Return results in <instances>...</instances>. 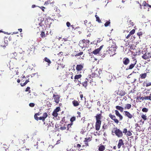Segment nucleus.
<instances>
[{
  "label": "nucleus",
  "mask_w": 151,
  "mask_h": 151,
  "mask_svg": "<svg viewBox=\"0 0 151 151\" xmlns=\"http://www.w3.org/2000/svg\"><path fill=\"white\" fill-rule=\"evenodd\" d=\"M40 114L39 112L35 113L34 115V118L37 121L42 120L43 122H44L45 119L48 116V114L47 113L45 112L43 114L42 116L38 117L37 116H40Z\"/></svg>",
  "instance_id": "f257e3e1"
},
{
  "label": "nucleus",
  "mask_w": 151,
  "mask_h": 151,
  "mask_svg": "<svg viewBox=\"0 0 151 151\" xmlns=\"http://www.w3.org/2000/svg\"><path fill=\"white\" fill-rule=\"evenodd\" d=\"M89 42L90 41L89 40L83 39L82 40H80L79 42V45L82 49L86 48L89 47Z\"/></svg>",
  "instance_id": "f03ea898"
},
{
  "label": "nucleus",
  "mask_w": 151,
  "mask_h": 151,
  "mask_svg": "<svg viewBox=\"0 0 151 151\" xmlns=\"http://www.w3.org/2000/svg\"><path fill=\"white\" fill-rule=\"evenodd\" d=\"M10 65L9 68L10 70L12 71L13 73L16 74V75H18L19 73L18 72V68H14V66L16 64V63L13 62L9 63Z\"/></svg>",
  "instance_id": "7ed1b4c3"
},
{
  "label": "nucleus",
  "mask_w": 151,
  "mask_h": 151,
  "mask_svg": "<svg viewBox=\"0 0 151 151\" xmlns=\"http://www.w3.org/2000/svg\"><path fill=\"white\" fill-rule=\"evenodd\" d=\"M111 132L114 133L115 135L118 137H122L123 136L122 132L116 127L114 128Z\"/></svg>",
  "instance_id": "20e7f679"
},
{
  "label": "nucleus",
  "mask_w": 151,
  "mask_h": 151,
  "mask_svg": "<svg viewBox=\"0 0 151 151\" xmlns=\"http://www.w3.org/2000/svg\"><path fill=\"white\" fill-rule=\"evenodd\" d=\"M115 47H109V49L105 52L104 54L105 55H108L110 56L113 55L115 54Z\"/></svg>",
  "instance_id": "39448f33"
},
{
  "label": "nucleus",
  "mask_w": 151,
  "mask_h": 151,
  "mask_svg": "<svg viewBox=\"0 0 151 151\" xmlns=\"http://www.w3.org/2000/svg\"><path fill=\"white\" fill-rule=\"evenodd\" d=\"M132 60L131 61V63L126 68V70L132 69L137 64V61L136 59L133 57L132 58Z\"/></svg>",
  "instance_id": "423d86ee"
},
{
  "label": "nucleus",
  "mask_w": 151,
  "mask_h": 151,
  "mask_svg": "<svg viewBox=\"0 0 151 151\" xmlns=\"http://www.w3.org/2000/svg\"><path fill=\"white\" fill-rule=\"evenodd\" d=\"M11 60L9 63L13 62L16 63L17 58H18L17 54L15 52L11 53L10 55Z\"/></svg>",
  "instance_id": "0eeeda50"
},
{
  "label": "nucleus",
  "mask_w": 151,
  "mask_h": 151,
  "mask_svg": "<svg viewBox=\"0 0 151 151\" xmlns=\"http://www.w3.org/2000/svg\"><path fill=\"white\" fill-rule=\"evenodd\" d=\"M84 66V65L82 63L77 65L76 69L78 73H81V72L83 70Z\"/></svg>",
  "instance_id": "6e6552de"
},
{
  "label": "nucleus",
  "mask_w": 151,
  "mask_h": 151,
  "mask_svg": "<svg viewBox=\"0 0 151 151\" xmlns=\"http://www.w3.org/2000/svg\"><path fill=\"white\" fill-rule=\"evenodd\" d=\"M142 58L143 59L148 60V59L151 58V53L148 52H146L142 56Z\"/></svg>",
  "instance_id": "1a4fd4ad"
},
{
  "label": "nucleus",
  "mask_w": 151,
  "mask_h": 151,
  "mask_svg": "<svg viewBox=\"0 0 151 151\" xmlns=\"http://www.w3.org/2000/svg\"><path fill=\"white\" fill-rule=\"evenodd\" d=\"M44 124L43 128L45 130H51L52 129V128H51V124L50 123H46L44 122Z\"/></svg>",
  "instance_id": "9d476101"
},
{
  "label": "nucleus",
  "mask_w": 151,
  "mask_h": 151,
  "mask_svg": "<svg viewBox=\"0 0 151 151\" xmlns=\"http://www.w3.org/2000/svg\"><path fill=\"white\" fill-rule=\"evenodd\" d=\"M65 65L63 64H59L58 63H56L55 65V69L57 70H60L64 68Z\"/></svg>",
  "instance_id": "9b49d317"
},
{
  "label": "nucleus",
  "mask_w": 151,
  "mask_h": 151,
  "mask_svg": "<svg viewBox=\"0 0 151 151\" xmlns=\"http://www.w3.org/2000/svg\"><path fill=\"white\" fill-rule=\"evenodd\" d=\"M53 98L54 100V101L57 104H58L60 101V96L58 95L54 94L53 96Z\"/></svg>",
  "instance_id": "f8f14e48"
},
{
  "label": "nucleus",
  "mask_w": 151,
  "mask_h": 151,
  "mask_svg": "<svg viewBox=\"0 0 151 151\" xmlns=\"http://www.w3.org/2000/svg\"><path fill=\"white\" fill-rule=\"evenodd\" d=\"M109 116L111 118V119L114 120L115 122L117 124H118L119 122V120L117 119L116 118V116L114 115H112L111 114H110L109 115Z\"/></svg>",
  "instance_id": "ddd939ff"
},
{
  "label": "nucleus",
  "mask_w": 151,
  "mask_h": 151,
  "mask_svg": "<svg viewBox=\"0 0 151 151\" xmlns=\"http://www.w3.org/2000/svg\"><path fill=\"white\" fill-rule=\"evenodd\" d=\"M124 115L125 116L130 119H131L133 117V115L130 114L129 112L127 111H124Z\"/></svg>",
  "instance_id": "4468645a"
},
{
  "label": "nucleus",
  "mask_w": 151,
  "mask_h": 151,
  "mask_svg": "<svg viewBox=\"0 0 151 151\" xmlns=\"http://www.w3.org/2000/svg\"><path fill=\"white\" fill-rule=\"evenodd\" d=\"M101 122V121H96L95 124V129L97 131H99V130Z\"/></svg>",
  "instance_id": "2eb2a0df"
},
{
  "label": "nucleus",
  "mask_w": 151,
  "mask_h": 151,
  "mask_svg": "<svg viewBox=\"0 0 151 151\" xmlns=\"http://www.w3.org/2000/svg\"><path fill=\"white\" fill-rule=\"evenodd\" d=\"M122 61L124 65H127L129 63L130 60L128 58L125 57L123 58Z\"/></svg>",
  "instance_id": "dca6fc26"
},
{
  "label": "nucleus",
  "mask_w": 151,
  "mask_h": 151,
  "mask_svg": "<svg viewBox=\"0 0 151 151\" xmlns=\"http://www.w3.org/2000/svg\"><path fill=\"white\" fill-rule=\"evenodd\" d=\"M143 85L144 86L147 87L151 86V82L149 80L146 79L143 83Z\"/></svg>",
  "instance_id": "f3484780"
},
{
  "label": "nucleus",
  "mask_w": 151,
  "mask_h": 151,
  "mask_svg": "<svg viewBox=\"0 0 151 151\" xmlns=\"http://www.w3.org/2000/svg\"><path fill=\"white\" fill-rule=\"evenodd\" d=\"M92 139L91 138L88 137L86 138L84 140V142L85 143V146H88V142L90 141Z\"/></svg>",
  "instance_id": "a211bd4d"
},
{
  "label": "nucleus",
  "mask_w": 151,
  "mask_h": 151,
  "mask_svg": "<svg viewBox=\"0 0 151 151\" xmlns=\"http://www.w3.org/2000/svg\"><path fill=\"white\" fill-rule=\"evenodd\" d=\"M141 118L142 119L144 120V121H142V120H141L140 121H139L138 122L139 123L140 122H142V124H143L144 123V121L147 120V116H146V114H142L141 115Z\"/></svg>",
  "instance_id": "6ab92c4d"
},
{
  "label": "nucleus",
  "mask_w": 151,
  "mask_h": 151,
  "mask_svg": "<svg viewBox=\"0 0 151 151\" xmlns=\"http://www.w3.org/2000/svg\"><path fill=\"white\" fill-rule=\"evenodd\" d=\"M124 143L122 139H121L119 140L118 143L117 145V147L118 149L120 148L121 146L124 145Z\"/></svg>",
  "instance_id": "aec40b11"
},
{
  "label": "nucleus",
  "mask_w": 151,
  "mask_h": 151,
  "mask_svg": "<svg viewBox=\"0 0 151 151\" xmlns=\"http://www.w3.org/2000/svg\"><path fill=\"white\" fill-rule=\"evenodd\" d=\"M115 114L117 116L119 117L120 120H122L123 118V116L120 114L119 111L117 110H115Z\"/></svg>",
  "instance_id": "412c9836"
},
{
  "label": "nucleus",
  "mask_w": 151,
  "mask_h": 151,
  "mask_svg": "<svg viewBox=\"0 0 151 151\" xmlns=\"http://www.w3.org/2000/svg\"><path fill=\"white\" fill-rule=\"evenodd\" d=\"M103 46V45H102L99 48L95 50L94 51H93V53L95 55H96L99 53L100 50L102 48Z\"/></svg>",
  "instance_id": "4be33fe9"
},
{
  "label": "nucleus",
  "mask_w": 151,
  "mask_h": 151,
  "mask_svg": "<svg viewBox=\"0 0 151 151\" xmlns=\"http://www.w3.org/2000/svg\"><path fill=\"white\" fill-rule=\"evenodd\" d=\"M102 116L101 114H97L95 116L96 121H101V119Z\"/></svg>",
  "instance_id": "5701e85b"
},
{
  "label": "nucleus",
  "mask_w": 151,
  "mask_h": 151,
  "mask_svg": "<svg viewBox=\"0 0 151 151\" xmlns=\"http://www.w3.org/2000/svg\"><path fill=\"white\" fill-rule=\"evenodd\" d=\"M88 82L89 81L88 79L86 78L85 81L82 83V85L86 88L88 85Z\"/></svg>",
  "instance_id": "b1692460"
},
{
  "label": "nucleus",
  "mask_w": 151,
  "mask_h": 151,
  "mask_svg": "<svg viewBox=\"0 0 151 151\" xmlns=\"http://www.w3.org/2000/svg\"><path fill=\"white\" fill-rule=\"evenodd\" d=\"M95 73L96 74V75H97L98 77L99 76L100 74L102 73V70L100 69H97L95 71Z\"/></svg>",
  "instance_id": "393cba45"
},
{
  "label": "nucleus",
  "mask_w": 151,
  "mask_h": 151,
  "mask_svg": "<svg viewBox=\"0 0 151 151\" xmlns=\"http://www.w3.org/2000/svg\"><path fill=\"white\" fill-rule=\"evenodd\" d=\"M8 40L7 39V37H5L4 39V41L3 42V46L4 47H6L7 46L8 44Z\"/></svg>",
  "instance_id": "a878e982"
},
{
  "label": "nucleus",
  "mask_w": 151,
  "mask_h": 151,
  "mask_svg": "<svg viewBox=\"0 0 151 151\" xmlns=\"http://www.w3.org/2000/svg\"><path fill=\"white\" fill-rule=\"evenodd\" d=\"M72 103L73 106L75 107H77L79 105V102L78 101L76 100H73L72 102Z\"/></svg>",
  "instance_id": "bb28decb"
},
{
  "label": "nucleus",
  "mask_w": 151,
  "mask_h": 151,
  "mask_svg": "<svg viewBox=\"0 0 151 151\" xmlns=\"http://www.w3.org/2000/svg\"><path fill=\"white\" fill-rule=\"evenodd\" d=\"M116 108L117 110L120 111L121 112H122L123 111L124 108L120 106H116Z\"/></svg>",
  "instance_id": "cd10ccee"
},
{
  "label": "nucleus",
  "mask_w": 151,
  "mask_h": 151,
  "mask_svg": "<svg viewBox=\"0 0 151 151\" xmlns=\"http://www.w3.org/2000/svg\"><path fill=\"white\" fill-rule=\"evenodd\" d=\"M44 60L45 61L48 63V65L49 66L50 64H51V63L50 60L47 57H45L44 59Z\"/></svg>",
  "instance_id": "c85d7f7f"
},
{
  "label": "nucleus",
  "mask_w": 151,
  "mask_h": 151,
  "mask_svg": "<svg viewBox=\"0 0 151 151\" xmlns=\"http://www.w3.org/2000/svg\"><path fill=\"white\" fill-rule=\"evenodd\" d=\"M105 147L103 145H101L99 147V151H104L105 149Z\"/></svg>",
  "instance_id": "c756f323"
},
{
  "label": "nucleus",
  "mask_w": 151,
  "mask_h": 151,
  "mask_svg": "<svg viewBox=\"0 0 151 151\" xmlns=\"http://www.w3.org/2000/svg\"><path fill=\"white\" fill-rule=\"evenodd\" d=\"M96 74L95 73V72L91 74L90 75H89V77L90 78H93V77H98L97 75H96Z\"/></svg>",
  "instance_id": "7c9ffc66"
},
{
  "label": "nucleus",
  "mask_w": 151,
  "mask_h": 151,
  "mask_svg": "<svg viewBox=\"0 0 151 151\" xmlns=\"http://www.w3.org/2000/svg\"><path fill=\"white\" fill-rule=\"evenodd\" d=\"M82 77V75L81 74H78V75H76L74 78V79L75 80V82H76L75 81L76 80H78L79 79L81 78Z\"/></svg>",
  "instance_id": "2f4dec72"
},
{
  "label": "nucleus",
  "mask_w": 151,
  "mask_h": 151,
  "mask_svg": "<svg viewBox=\"0 0 151 151\" xmlns=\"http://www.w3.org/2000/svg\"><path fill=\"white\" fill-rule=\"evenodd\" d=\"M147 74L146 73L142 74L140 75V77L141 79H144L147 76Z\"/></svg>",
  "instance_id": "473e14b6"
},
{
  "label": "nucleus",
  "mask_w": 151,
  "mask_h": 151,
  "mask_svg": "<svg viewBox=\"0 0 151 151\" xmlns=\"http://www.w3.org/2000/svg\"><path fill=\"white\" fill-rule=\"evenodd\" d=\"M45 22L46 24L48 25H50L51 24L50 19H47L45 21Z\"/></svg>",
  "instance_id": "72a5a7b5"
},
{
  "label": "nucleus",
  "mask_w": 151,
  "mask_h": 151,
  "mask_svg": "<svg viewBox=\"0 0 151 151\" xmlns=\"http://www.w3.org/2000/svg\"><path fill=\"white\" fill-rule=\"evenodd\" d=\"M40 36L42 38H44L46 36V35L45 34V31H42L40 34Z\"/></svg>",
  "instance_id": "f704fd0d"
},
{
  "label": "nucleus",
  "mask_w": 151,
  "mask_h": 151,
  "mask_svg": "<svg viewBox=\"0 0 151 151\" xmlns=\"http://www.w3.org/2000/svg\"><path fill=\"white\" fill-rule=\"evenodd\" d=\"M131 107V105L130 104H127L124 107V109H129Z\"/></svg>",
  "instance_id": "c9c22d12"
},
{
  "label": "nucleus",
  "mask_w": 151,
  "mask_h": 151,
  "mask_svg": "<svg viewBox=\"0 0 151 151\" xmlns=\"http://www.w3.org/2000/svg\"><path fill=\"white\" fill-rule=\"evenodd\" d=\"M73 129L71 126L68 124L67 125V130H69L70 131H73Z\"/></svg>",
  "instance_id": "e433bc0d"
},
{
  "label": "nucleus",
  "mask_w": 151,
  "mask_h": 151,
  "mask_svg": "<svg viewBox=\"0 0 151 151\" xmlns=\"http://www.w3.org/2000/svg\"><path fill=\"white\" fill-rule=\"evenodd\" d=\"M142 6H144V9H145V7H149V4H147L145 1H144L142 4Z\"/></svg>",
  "instance_id": "4c0bfd02"
},
{
  "label": "nucleus",
  "mask_w": 151,
  "mask_h": 151,
  "mask_svg": "<svg viewBox=\"0 0 151 151\" xmlns=\"http://www.w3.org/2000/svg\"><path fill=\"white\" fill-rule=\"evenodd\" d=\"M67 125L66 124H64L63 126H62L60 128V129L62 130H65L67 128Z\"/></svg>",
  "instance_id": "58836bf2"
},
{
  "label": "nucleus",
  "mask_w": 151,
  "mask_h": 151,
  "mask_svg": "<svg viewBox=\"0 0 151 151\" xmlns=\"http://www.w3.org/2000/svg\"><path fill=\"white\" fill-rule=\"evenodd\" d=\"M29 82V81L28 80H27L25 81L24 83H21L20 84L23 87L25 86Z\"/></svg>",
  "instance_id": "ea45409f"
},
{
  "label": "nucleus",
  "mask_w": 151,
  "mask_h": 151,
  "mask_svg": "<svg viewBox=\"0 0 151 151\" xmlns=\"http://www.w3.org/2000/svg\"><path fill=\"white\" fill-rule=\"evenodd\" d=\"M126 94V93L124 91H121L119 94L120 96H124Z\"/></svg>",
  "instance_id": "a19ab883"
},
{
  "label": "nucleus",
  "mask_w": 151,
  "mask_h": 151,
  "mask_svg": "<svg viewBox=\"0 0 151 151\" xmlns=\"http://www.w3.org/2000/svg\"><path fill=\"white\" fill-rule=\"evenodd\" d=\"M95 17H96V21L98 22L99 23H101V20L99 18V17L97 16V15H96Z\"/></svg>",
  "instance_id": "79ce46f5"
},
{
  "label": "nucleus",
  "mask_w": 151,
  "mask_h": 151,
  "mask_svg": "<svg viewBox=\"0 0 151 151\" xmlns=\"http://www.w3.org/2000/svg\"><path fill=\"white\" fill-rule=\"evenodd\" d=\"M110 20L106 22L104 24V26L106 27H107L110 25Z\"/></svg>",
  "instance_id": "37998d69"
},
{
  "label": "nucleus",
  "mask_w": 151,
  "mask_h": 151,
  "mask_svg": "<svg viewBox=\"0 0 151 151\" xmlns=\"http://www.w3.org/2000/svg\"><path fill=\"white\" fill-rule=\"evenodd\" d=\"M86 106L87 108L89 109H90L91 108V104H89L87 102V104H86Z\"/></svg>",
  "instance_id": "c03bdc74"
},
{
  "label": "nucleus",
  "mask_w": 151,
  "mask_h": 151,
  "mask_svg": "<svg viewBox=\"0 0 151 151\" xmlns=\"http://www.w3.org/2000/svg\"><path fill=\"white\" fill-rule=\"evenodd\" d=\"M52 115L55 117H57L58 116V113L57 112L54 111L52 113Z\"/></svg>",
  "instance_id": "a18cd8bd"
},
{
  "label": "nucleus",
  "mask_w": 151,
  "mask_h": 151,
  "mask_svg": "<svg viewBox=\"0 0 151 151\" xmlns=\"http://www.w3.org/2000/svg\"><path fill=\"white\" fill-rule=\"evenodd\" d=\"M83 52H80L78 53H77L76 55H75V56L76 57H78V56H80L81 55H82L83 54Z\"/></svg>",
  "instance_id": "49530a36"
},
{
  "label": "nucleus",
  "mask_w": 151,
  "mask_h": 151,
  "mask_svg": "<svg viewBox=\"0 0 151 151\" xmlns=\"http://www.w3.org/2000/svg\"><path fill=\"white\" fill-rule=\"evenodd\" d=\"M148 111V109L146 108H142V111L143 112H147Z\"/></svg>",
  "instance_id": "de8ad7c7"
},
{
  "label": "nucleus",
  "mask_w": 151,
  "mask_h": 151,
  "mask_svg": "<svg viewBox=\"0 0 151 151\" xmlns=\"http://www.w3.org/2000/svg\"><path fill=\"white\" fill-rule=\"evenodd\" d=\"M60 110V107H57L54 110V111L58 113Z\"/></svg>",
  "instance_id": "09e8293b"
},
{
  "label": "nucleus",
  "mask_w": 151,
  "mask_h": 151,
  "mask_svg": "<svg viewBox=\"0 0 151 151\" xmlns=\"http://www.w3.org/2000/svg\"><path fill=\"white\" fill-rule=\"evenodd\" d=\"M91 35V32L89 31H88L87 33L86 34V36L88 37H90Z\"/></svg>",
  "instance_id": "8fccbe9b"
},
{
  "label": "nucleus",
  "mask_w": 151,
  "mask_h": 151,
  "mask_svg": "<svg viewBox=\"0 0 151 151\" xmlns=\"http://www.w3.org/2000/svg\"><path fill=\"white\" fill-rule=\"evenodd\" d=\"M76 117L74 116L72 117L70 119V121L71 122H73L76 120Z\"/></svg>",
  "instance_id": "3c124183"
},
{
  "label": "nucleus",
  "mask_w": 151,
  "mask_h": 151,
  "mask_svg": "<svg viewBox=\"0 0 151 151\" xmlns=\"http://www.w3.org/2000/svg\"><path fill=\"white\" fill-rule=\"evenodd\" d=\"M30 87H27L25 91H28L29 93H30L31 91L30 90Z\"/></svg>",
  "instance_id": "603ef678"
},
{
  "label": "nucleus",
  "mask_w": 151,
  "mask_h": 151,
  "mask_svg": "<svg viewBox=\"0 0 151 151\" xmlns=\"http://www.w3.org/2000/svg\"><path fill=\"white\" fill-rule=\"evenodd\" d=\"M126 135L128 136H130L132 135V133L130 131H128L127 132V134H126Z\"/></svg>",
  "instance_id": "864d4df0"
},
{
  "label": "nucleus",
  "mask_w": 151,
  "mask_h": 151,
  "mask_svg": "<svg viewBox=\"0 0 151 151\" xmlns=\"http://www.w3.org/2000/svg\"><path fill=\"white\" fill-rule=\"evenodd\" d=\"M136 46L134 45H131L130 47V49H131L134 50L135 49Z\"/></svg>",
  "instance_id": "5fc2aeb1"
},
{
  "label": "nucleus",
  "mask_w": 151,
  "mask_h": 151,
  "mask_svg": "<svg viewBox=\"0 0 151 151\" xmlns=\"http://www.w3.org/2000/svg\"><path fill=\"white\" fill-rule=\"evenodd\" d=\"M127 132V129L126 128H124L122 132V133H123L126 134Z\"/></svg>",
  "instance_id": "6e6d98bb"
},
{
  "label": "nucleus",
  "mask_w": 151,
  "mask_h": 151,
  "mask_svg": "<svg viewBox=\"0 0 151 151\" xmlns=\"http://www.w3.org/2000/svg\"><path fill=\"white\" fill-rule=\"evenodd\" d=\"M135 32V30L134 29H133L130 32V34H131L132 35H133L134 33Z\"/></svg>",
  "instance_id": "4d7b16f0"
},
{
  "label": "nucleus",
  "mask_w": 151,
  "mask_h": 151,
  "mask_svg": "<svg viewBox=\"0 0 151 151\" xmlns=\"http://www.w3.org/2000/svg\"><path fill=\"white\" fill-rule=\"evenodd\" d=\"M143 35V32H138L137 33V35L139 36H142Z\"/></svg>",
  "instance_id": "13d9d810"
},
{
  "label": "nucleus",
  "mask_w": 151,
  "mask_h": 151,
  "mask_svg": "<svg viewBox=\"0 0 151 151\" xmlns=\"http://www.w3.org/2000/svg\"><path fill=\"white\" fill-rule=\"evenodd\" d=\"M29 105L31 107H33L34 106L35 104L33 103H30Z\"/></svg>",
  "instance_id": "bf43d9fd"
},
{
  "label": "nucleus",
  "mask_w": 151,
  "mask_h": 151,
  "mask_svg": "<svg viewBox=\"0 0 151 151\" xmlns=\"http://www.w3.org/2000/svg\"><path fill=\"white\" fill-rule=\"evenodd\" d=\"M50 3V1H45L44 4V5H47L49 4Z\"/></svg>",
  "instance_id": "052dcab7"
},
{
  "label": "nucleus",
  "mask_w": 151,
  "mask_h": 151,
  "mask_svg": "<svg viewBox=\"0 0 151 151\" xmlns=\"http://www.w3.org/2000/svg\"><path fill=\"white\" fill-rule=\"evenodd\" d=\"M135 126L136 127V128H137V127H138L139 128H139H138V130H140V129H141L140 127L139 126V124H135Z\"/></svg>",
  "instance_id": "680f3d73"
},
{
  "label": "nucleus",
  "mask_w": 151,
  "mask_h": 151,
  "mask_svg": "<svg viewBox=\"0 0 151 151\" xmlns=\"http://www.w3.org/2000/svg\"><path fill=\"white\" fill-rule=\"evenodd\" d=\"M39 7H40L41 9L42 10V11L43 12H45V8L44 7V6H41V7H39Z\"/></svg>",
  "instance_id": "e2e57ef3"
},
{
  "label": "nucleus",
  "mask_w": 151,
  "mask_h": 151,
  "mask_svg": "<svg viewBox=\"0 0 151 151\" xmlns=\"http://www.w3.org/2000/svg\"><path fill=\"white\" fill-rule=\"evenodd\" d=\"M129 24H130L131 25H132V26H133L134 24L133 23V22H132V21L131 20L129 21Z\"/></svg>",
  "instance_id": "0e129e2a"
},
{
  "label": "nucleus",
  "mask_w": 151,
  "mask_h": 151,
  "mask_svg": "<svg viewBox=\"0 0 151 151\" xmlns=\"http://www.w3.org/2000/svg\"><path fill=\"white\" fill-rule=\"evenodd\" d=\"M66 25L68 27H69L70 26H71L70 23L69 22H67L66 23Z\"/></svg>",
  "instance_id": "69168bd1"
},
{
  "label": "nucleus",
  "mask_w": 151,
  "mask_h": 151,
  "mask_svg": "<svg viewBox=\"0 0 151 151\" xmlns=\"http://www.w3.org/2000/svg\"><path fill=\"white\" fill-rule=\"evenodd\" d=\"M141 52L140 50H139L138 52H136V55H139L140 54Z\"/></svg>",
  "instance_id": "338daca9"
},
{
  "label": "nucleus",
  "mask_w": 151,
  "mask_h": 151,
  "mask_svg": "<svg viewBox=\"0 0 151 151\" xmlns=\"http://www.w3.org/2000/svg\"><path fill=\"white\" fill-rule=\"evenodd\" d=\"M131 35H132L130 34V33H129V34L126 37L127 39H128L130 37Z\"/></svg>",
  "instance_id": "774afa93"
}]
</instances>
